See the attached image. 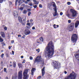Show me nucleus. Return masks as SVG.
I'll list each match as a JSON object with an SVG mask.
<instances>
[{
	"label": "nucleus",
	"instance_id": "obj_43",
	"mask_svg": "<svg viewBox=\"0 0 79 79\" xmlns=\"http://www.w3.org/2000/svg\"><path fill=\"white\" fill-rule=\"evenodd\" d=\"M37 7V5H35L34 6V8H36Z\"/></svg>",
	"mask_w": 79,
	"mask_h": 79
},
{
	"label": "nucleus",
	"instance_id": "obj_1",
	"mask_svg": "<svg viewBox=\"0 0 79 79\" xmlns=\"http://www.w3.org/2000/svg\"><path fill=\"white\" fill-rule=\"evenodd\" d=\"M44 55L47 58H50L54 54V45L52 42H50L44 50Z\"/></svg>",
	"mask_w": 79,
	"mask_h": 79
},
{
	"label": "nucleus",
	"instance_id": "obj_25",
	"mask_svg": "<svg viewBox=\"0 0 79 79\" xmlns=\"http://www.w3.org/2000/svg\"><path fill=\"white\" fill-rule=\"evenodd\" d=\"M24 8L22 7H20V8H18V10H23Z\"/></svg>",
	"mask_w": 79,
	"mask_h": 79
},
{
	"label": "nucleus",
	"instance_id": "obj_21",
	"mask_svg": "<svg viewBox=\"0 0 79 79\" xmlns=\"http://www.w3.org/2000/svg\"><path fill=\"white\" fill-rule=\"evenodd\" d=\"M58 25H56L55 24H54L53 25L54 27L55 28V29H56V28H58Z\"/></svg>",
	"mask_w": 79,
	"mask_h": 79
},
{
	"label": "nucleus",
	"instance_id": "obj_2",
	"mask_svg": "<svg viewBox=\"0 0 79 79\" xmlns=\"http://www.w3.org/2000/svg\"><path fill=\"white\" fill-rule=\"evenodd\" d=\"M36 63H37L38 64L39 63H42V64H44V60L42 58V57L40 56H38L35 59L34 61V63L35 64Z\"/></svg>",
	"mask_w": 79,
	"mask_h": 79
},
{
	"label": "nucleus",
	"instance_id": "obj_13",
	"mask_svg": "<svg viewBox=\"0 0 79 79\" xmlns=\"http://www.w3.org/2000/svg\"><path fill=\"white\" fill-rule=\"evenodd\" d=\"M14 16L15 18H17L18 16V13L17 12V11H14Z\"/></svg>",
	"mask_w": 79,
	"mask_h": 79
},
{
	"label": "nucleus",
	"instance_id": "obj_30",
	"mask_svg": "<svg viewBox=\"0 0 79 79\" xmlns=\"http://www.w3.org/2000/svg\"><path fill=\"white\" fill-rule=\"evenodd\" d=\"M36 51L38 52V53H39V52H40V49H36Z\"/></svg>",
	"mask_w": 79,
	"mask_h": 79
},
{
	"label": "nucleus",
	"instance_id": "obj_57",
	"mask_svg": "<svg viewBox=\"0 0 79 79\" xmlns=\"http://www.w3.org/2000/svg\"><path fill=\"white\" fill-rule=\"evenodd\" d=\"M5 79H9L8 77H6L5 78Z\"/></svg>",
	"mask_w": 79,
	"mask_h": 79
},
{
	"label": "nucleus",
	"instance_id": "obj_18",
	"mask_svg": "<svg viewBox=\"0 0 79 79\" xmlns=\"http://www.w3.org/2000/svg\"><path fill=\"white\" fill-rule=\"evenodd\" d=\"M16 75H17V73H15V74L14 75L12 76V79H17V76H16Z\"/></svg>",
	"mask_w": 79,
	"mask_h": 79
},
{
	"label": "nucleus",
	"instance_id": "obj_10",
	"mask_svg": "<svg viewBox=\"0 0 79 79\" xmlns=\"http://www.w3.org/2000/svg\"><path fill=\"white\" fill-rule=\"evenodd\" d=\"M18 19L19 22L21 23H22V25H24V24H25V22H26V21L25 20V19H23V21H24V22H23V20H22V18H21V17H18Z\"/></svg>",
	"mask_w": 79,
	"mask_h": 79
},
{
	"label": "nucleus",
	"instance_id": "obj_24",
	"mask_svg": "<svg viewBox=\"0 0 79 79\" xmlns=\"http://www.w3.org/2000/svg\"><path fill=\"white\" fill-rule=\"evenodd\" d=\"M3 41V39L1 38V36H0V42H2Z\"/></svg>",
	"mask_w": 79,
	"mask_h": 79
},
{
	"label": "nucleus",
	"instance_id": "obj_64",
	"mask_svg": "<svg viewBox=\"0 0 79 79\" xmlns=\"http://www.w3.org/2000/svg\"><path fill=\"white\" fill-rule=\"evenodd\" d=\"M10 66L11 67V66H12V65H11V64H10Z\"/></svg>",
	"mask_w": 79,
	"mask_h": 79
},
{
	"label": "nucleus",
	"instance_id": "obj_50",
	"mask_svg": "<svg viewBox=\"0 0 79 79\" xmlns=\"http://www.w3.org/2000/svg\"><path fill=\"white\" fill-rule=\"evenodd\" d=\"M14 43V40H13L11 41V43L13 44Z\"/></svg>",
	"mask_w": 79,
	"mask_h": 79
},
{
	"label": "nucleus",
	"instance_id": "obj_59",
	"mask_svg": "<svg viewBox=\"0 0 79 79\" xmlns=\"http://www.w3.org/2000/svg\"><path fill=\"white\" fill-rule=\"evenodd\" d=\"M24 58V57L23 56H21V58Z\"/></svg>",
	"mask_w": 79,
	"mask_h": 79
},
{
	"label": "nucleus",
	"instance_id": "obj_47",
	"mask_svg": "<svg viewBox=\"0 0 79 79\" xmlns=\"http://www.w3.org/2000/svg\"><path fill=\"white\" fill-rule=\"evenodd\" d=\"M18 37H21V35H18Z\"/></svg>",
	"mask_w": 79,
	"mask_h": 79
},
{
	"label": "nucleus",
	"instance_id": "obj_23",
	"mask_svg": "<svg viewBox=\"0 0 79 79\" xmlns=\"http://www.w3.org/2000/svg\"><path fill=\"white\" fill-rule=\"evenodd\" d=\"M13 65L14 68H16V62H13Z\"/></svg>",
	"mask_w": 79,
	"mask_h": 79
},
{
	"label": "nucleus",
	"instance_id": "obj_44",
	"mask_svg": "<svg viewBox=\"0 0 79 79\" xmlns=\"http://www.w3.org/2000/svg\"><path fill=\"white\" fill-rule=\"evenodd\" d=\"M3 0H0V3H2L3 2Z\"/></svg>",
	"mask_w": 79,
	"mask_h": 79
},
{
	"label": "nucleus",
	"instance_id": "obj_63",
	"mask_svg": "<svg viewBox=\"0 0 79 79\" xmlns=\"http://www.w3.org/2000/svg\"><path fill=\"white\" fill-rule=\"evenodd\" d=\"M27 2H29L30 1V0H27Z\"/></svg>",
	"mask_w": 79,
	"mask_h": 79
},
{
	"label": "nucleus",
	"instance_id": "obj_7",
	"mask_svg": "<svg viewBox=\"0 0 79 79\" xmlns=\"http://www.w3.org/2000/svg\"><path fill=\"white\" fill-rule=\"evenodd\" d=\"M29 70V69H27L24 70V72L23 73V75L24 76L23 79H27L28 76L27 75V73H28Z\"/></svg>",
	"mask_w": 79,
	"mask_h": 79
},
{
	"label": "nucleus",
	"instance_id": "obj_32",
	"mask_svg": "<svg viewBox=\"0 0 79 79\" xmlns=\"http://www.w3.org/2000/svg\"><path fill=\"white\" fill-rule=\"evenodd\" d=\"M33 59V58L32 57L30 56V60H32Z\"/></svg>",
	"mask_w": 79,
	"mask_h": 79
},
{
	"label": "nucleus",
	"instance_id": "obj_52",
	"mask_svg": "<svg viewBox=\"0 0 79 79\" xmlns=\"http://www.w3.org/2000/svg\"><path fill=\"white\" fill-rule=\"evenodd\" d=\"M32 21H33V20H32V19H31L30 20V22L31 23H32Z\"/></svg>",
	"mask_w": 79,
	"mask_h": 79
},
{
	"label": "nucleus",
	"instance_id": "obj_36",
	"mask_svg": "<svg viewBox=\"0 0 79 79\" xmlns=\"http://www.w3.org/2000/svg\"><path fill=\"white\" fill-rule=\"evenodd\" d=\"M27 25L28 26H31V24H30V23H28L27 24Z\"/></svg>",
	"mask_w": 79,
	"mask_h": 79
},
{
	"label": "nucleus",
	"instance_id": "obj_56",
	"mask_svg": "<svg viewBox=\"0 0 79 79\" xmlns=\"http://www.w3.org/2000/svg\"><path fill=\"white\" fill-rule=\"evenodd\" d=\"M9 50H10V49H11V47L10 46L9 47Z\"/></svg>",
	"mask_w": 79,
	"mask_h": 79
},
{
	"label": "nucleus",
	"instance_id": "obj_54",
	"mask_svg": "<svg viewBox=\"0 0 79 79\" xmlns=\"http://www.w3.org/2000/svg\"><path fill=\"white\" fill-rule=\"evenodd\" d=\"M70 16V14H68V15H67V16L68 17H69V16Z\"/></svg>",
	"mask_w": 79,
	"mask_h": 79
},
{
	"label": "nucleus",
	"instance_id": "obj_61",
	"mask_svg": "<svg viewBox=\"0 0 79 79\" xmlns=\"http://www.w3.org/2000/svg\"><path fill=\"white\" fill-rule=\"evenodd\" d=\"M22 63H25V61H23L22 62Z\"/></svg>",
	"mask_w": 79,
	"mask_h": 79
},
{
	"label": "nucleus",
	"instance_id": "obj_20",
	"mask_svg": "<svg viewBox=\"0 0 79 79\" xmlns=\"http://www.w3.org/2000/svg\"><path fill=\"white\" fill-rule=\"evenodd\" d=\"M18 65L19 68H22L23 67V65L21 63H19L18 64Z\"/></svg>",
	"mask_w": 79,
	"mask_h": 79
},
{
	"label": "nucleus",
	"instance_id": "obj_19",
	"mask_svg": "<svg viewBox=\"0 0 79 79\" xmlns=\"http://www.w3.org/2000/svg\"><path fill=\"white\" fill-rule=\"evenodd\" d=\"M35 71V69L34 68H33L31 70V75H34V71Z\"/></svg>",
	"mask_w": 79,
	"mask_h": 79
},
{
	"label": "nucleus",
	"instance_id": "obj_6",
	"mask_svg": "<svg viewBox=\"0 0 79 79\" xmlns=\"http://www.w3.org/2000/svg\"><path fill=\"white\" fill-rule=\"evenodd\" d=\"M77 36L76 34H73L71 37V40L73 43L76 42L77 41Z\"/></svg>",
	"mask_w": 79,
	"mask_h": 79
},
{
	"label": "nucleus",
	"instance_id": "obj_46",
	"mask_svg": "<svg viewBox=\"0 0 79 79\" xmlns=\"http://www.w3.org/2000/svg\"><path fill=\"white\" fill-rule=\"evenodd\" d=\"M1 44H2V45H5V44L3 43H2Z\"/></svg>",
	"mask_w": 79,
	"mask_h": 79
},
{
	"label": "nucleus",
	"instance_id": "obj_35",
	"mask_svg": "<svg viewBox=\"0 0 79 79\" xmlns=\"http://www.w3.org/2000/svg\"><path fill=\"white\" fill-rule=\"evenodd\" d=\"M9 4L10 5H13V4H12V2H9Z\"/></svg>",
	"mask_w": 79,
	"mask_h": 79
},
{
	"label": "nucleus",
	"instance_id": "obj_38",
	"mask_svg": "<svg viewBox=\"0 0 79 79\" xmlns=\"http://www.w3.org/2000/svg\"><path fill=\"white\" fill-rule=\"evenodd\" d=\"M63 12H60V15H61V16H62V15H63Z\"/></svg>",
	"mask_w": 79,
	"mask_h": 79
},
{
	"label": "nucleus",
	"instance_id": "obj_16",
	"mask_svg": "<svg viewBox=\"0 0 79 79\" xmlns=\"http://www.w3.org/2000/svg\"><path fill=\"white\" fill-rule=\"evenodd\" d=\"M0 34L1 35V36L3 38H5V33L1 31L0 32Z\"/></svg>",
	"mask_w": 79,
	"mask_h": 79
},
{
	"label": "nucleus",
	"instance_id": "obj_42",
	"mask_svg": "<svg viewBox=\"0 0 79 79\" xmlns=\"http://www.w3.org/2000/svg\"><path fill=\"white\" fill-rule=\"evenodd\" d=\"M24 6H25V4H22V5H21V6L22 7H24Z\"/></svg>",
	"mask_w": 79,
	"mask_h": 79
},
{
	"label": "nucleus",
	"instance_id": "obj_14",
	"mask_svg": "<svg viewBox=\"0 0 79 79\" xmlns=\"http://www.w3.org/2000/svg\"><path fill=\"white\" fill-rule=\"evenodd\" d=\"M31 31H30L29 30H27L25 31L24 32V34H25L26 35H28L30 34V32Z\"/></svg>",
	"mask_w": 79,
	"mask_h": 79
},
{
	"label": "nucleus",
	"instance_id": "obj_17",
	"mask_svg": "<svg viewBox=\"0 0 79 79\" xmlns=\"http://www.w3.org/2000/svg\"><path fill=\"white\" fill-rule=\"evenodd\" d=\"M42 76H44L45 74V67L42 69Z\"/></svg>",
	"mask_w": 79,
	"mask_h": 79
},
{
	"label": "nucleus",
	"instance_id": "obj_3",
	"mask_svg": "<svg viewBox=\"0 0 79 79\" xmlns=\"http://www.w3.org/2000/svg\"><path fill=\"white\" fill-rule=\"evenodd\" d=\"M52 5L53 7L55 8H54V11H55V13L53 14L54 16H57L58 15V14H57V11L56 10V4L54 2H52L51 3H49L48 4V6L49 7V8H50V6Z\"/></svg>",
	"mask_w": 79,
	"mask_h": 79
},
{
	"label": "nucleus",
	"instance_id": "obj_55",
	"mask_svg": "<svg viewBox=\"0 0 79 79\" xmlns=\"http://www.w3.org/2000/svg\"><path fill=\"white\" fill-rule=\"evenodd\" d=\"M64 74H67V72L65 71L64 72Z\"/></svg>",
	"mask_w": 79,
	"mask_h": 79
},
{
	"label": "nucleus",
	"instance_id": "obj_4",
	"mask_svg": "<svg viewBox=\"0 0 79 79\" xmlns=\"http://www.w3.org/2000/svg\"><path fill=\"white\" fill-rule=\"evenodd\" d=\"M76 74L73 72H72L70 75L66 77L65 79H76Z\"/></svg>",
	"mask_w": 79,
	"mask_h": 79
},
{
	"label": "nucleus",
	"instance_id": "obj_15",
	"mask_svg": "<svg viewBox=\"0 0 79 79\" xmlns=\"http://www.w3.org/2000/svg\"><path fill=\"white\" fill-rule=\"evenodd\" d=\"M79 25V21H77L75 23V28H77V27H78V26Z\"/></svg>",
	"mask_w": 79,
	"mask_h": 79
},
{
	"label": "nucleus",
	"instance_id": "obj_29",
	"mask_svg": "<svg viewBox=\"0 0 79 79\" xmlns=\"http://www.w3.org/2000/svg\"><path fill=\"white\" fill-rule=\"evenodd\" d=\"M71 2H67V5H71Z\"/></svg>",
	"mask_w": 79,
	"mask_h": 79
},
{
	"label": "nucleus",
	"instance_id": "obj_60",
	"mask_svg": "<svg viewBox=\"0 0 79 79\" xmlns=\"http://www.w3.org/2000/svg\"><path fill=\"white\" fill-rule=\"evenodd\" d=\"M28 10L29 11H31V9H28Z\"/></svg>",
	"mask_w": 79,
	"mask_h": 79
},
{
	"label": "nucleus",
	"instance_id": "obj_28",
	"mask_svg": "<svg viewBox=\"0 0 79 79\" xmlns=\"http://www.w3.org/2000/svg\"><path fill=\"white\" fill-rule=\"evenodd\" d=\"M39 2L38 1H36L35 2V4H36V5H38L39 4Z\"/></svg>",
	"mask_w": 79,
	"mask_h": 79
},
{
	"label": "nucleus",
	"instance_id": "obj_26",
	"mask_svg": "<svg viewBox=\"0 0 79 79\" xmlns=\"http://www.w3.org/2000/svg\"><path fill=\"white\" fill-rule=\"evenodd\" d=\"M37 42L38 43V44H41V41L40 40H37Z\"/></svg>",
	"mask_w": 79,
	"mask_h": 79
},
{
	"label": "nucleus",
	"instance_id": "obj_39",
	"mask_svg": "<svg viewBox=\"0 0 79 79\" xmlns=\"http://www.w3.org/2000/svg\"><path fill=\"white\" fill-rule=\"evenodd\" d=\"M68 22L69 23H71V21L70 20H69L68 21Z\"/></svg>",
	"mask_w": 79,
	"mask_h": 79
},
{
	"label": "nucleus",
	"instance_id": "obj_45",
	"mask_svg": "<svg viewBox=\"0 0 79 79\" xmlns=\"http://www.w3.org/2000/svg\"><path fill=\"white\" fill-rule=\"evenodd\" d=\"M4 30H5L6 31V30H7V27H5L4 28Z\"/></svg>",
	"mask_w": 79,
	"mask_h": 79
},
{
	"label": "nucleus",
	"instance_id": "obj_41",
	"mask_svg": "<svg viewBox=\"0 0 79 79\" xmlns=\"http://www.w3.org/2000/svg\"><path fill=\"white\" fill-rule=\"evenodd\" d=\"M29 5H30V6H32V3H29Z\"/></svg>",
	"mask_w": 79,
	"mask_h": 79
},
{
	"label": "nucleus",
	"instance_id": "obj_8",
	"mask_svg": "<svg viewBox=\"0 0 79 79\" xmlns=\"http://www.w3.org/2000/svg\"><path fill=\"white\" fill-rule=\"evenodd\" d=\"M70 11L72 13V17L73 18H74L76 17V15H77V12L73 9H71L70 10Z\"/></svg>",
	"mask_w": 79,
	"mask_h": 79
},
{
	"label": "nucleus",
	"instance_id": "obj_22",
	"mask_svg": "<svg viewBox=\"0 0 79 79\" xmlns=\"http://www.w3.org/2000/svg\"><path fill=\"white\" fill-rule=\"evenodd\" d=\"M40 40L41 42H44V39L42 37H41L40 39Z\"/></svg>",
	"mask_w": 79,
	"mask_h": 79
},
{
	"label": "nucleus",
	"instance_id": "obj_51",
	"mask_svg": "<svg viewBox=\"0 0 79 79\" xmlns=\"http://www.w3.org/2000/svg\"><path fill=\"white\" fill-rule=\"evenodd\" d=\"M12 55H14V51H12Z\"/></svg>",
	"mask_w": 79,
	"mask_h": 79
},
{
	"label": "nucleus",
	"instance_id": "obj_37",
	"mask_svg": "<svg viewBox=\"0 0 79 79\" xmlns=\"http://www.w3.org/2000/svg\"><path fill=\"white\" fill-rule=\"evenodd\" d=\"M39 6L40 8H42V6L41 4H40Z\"/></svg>",
	"mask_w": 79,
	"mask_h": 79
},
{
	"label": "nucleus",
	"instance_id": "obj_48",
	"mask_svg": "<svg viewBox=\"0 0 79 79\" xmlns=\"http://www.w3.org/2000/svg\"><path fill=\"white\" fill-rule=\"evenodd\" d=\"M32 29L33 30H35V27H33L32 28Z\"/></svg>",
	"mask_w": 79,
	"mask_h": 79
},
{
	"label": "nucleus",
	"instance_id": "obj_58",
	"mask_svg": "<svg viewBox=\"0 0 79 79\" xmlns=\"http://www.w3.org/2000/svg\"><path fill=\"white\" fill-rule=\"evenodd\" d=\"M36 0H33V2H35V3L36 2Z\"/></svg>",
	"mask_w": 79,
	"mask_h": 79
},
{
	"label": "nucleus",
	"instance_id": "obj_53",
	"mask_svg": "<svg viewBox=\"0 0 79 79\" xmlns=\"http://www.w3.org/2000/svg\"><path fill=\"white\" fill-rule=\"evenodd\" d=\"M24 2L25 3H26L27 4V1H24Z\"/></svg>",
	"mask_w": 79,
	"mask_h": 79
},
{
	"label": "nucleus",
	"instance_id": "obj_31",
	"mask_svg": "<svg viewBox=\"0 0 79 79\" xmlns=\"http://www.w3.org/2000/svg\"><path fill=\"white\" fill-rule=\"evenodd\" d=\"M3 56H4V54H2L1 55V58H3Z\"/></svg>",
	"mask_w": 79,
	"mask_h": 79
},
{
	"label": "nucleus",
	"instance_id": "obj_62",
	"mask_svg": "<svg viewBox=\"0 0 79 79\" xmlns=\"http://www.w3.org/2000/svg\"><path fill=\"white\" fill-rule=\"evenodd\" d=\"M29 21L27 20V23H29Z\"/></svg>",
	"mask_w": 79,
	"mask_h": 79
},
{
	"label": "nucleus",
	"instance_id": "obj_5",
	"mask_svg": "<svg viewBox=\"0 0 79 79\" xmlns=\"http://www.w3.org/2000/svg\"><path fill=\"white\" fill-rule=\"evenodd\" d=\"M52 64L54 65V67L55 69H59L61 67L60 63L57 61H54L52 62Z\"/></svg>",
	"mask_w": 79,
	"mask_h": 79
},
{
	"label": "nucleus",
	"instance_id": "obj_49",
	"mask_svg": "<svg viewBox=\"0 0 79 79\" xmlns=\"http://www.w3.org/2000/svg\"><path fill=\"white\" fill-rule=\"evenodd\" d=\"M41 78V76H40L38 77L37 79H40Z\"/></svg>",
	"mask_w": 79,
	"mask_h": 79
},
{
	"label": "nucleus",
	"instance_id": "obj_11",
	"mask_svg": "<svg viewBox=\"0 0 79 79\" xmlns=\"http://www.w3.org/2000/svg\"><path fill=\"white\" fill-rule=\"evenodd\" d=\"M22 71L21 70L19 72L18 79H22Z\"/></svg>",
	"mask_w": 79,
	"mask_h": 79
},
{
	"label": "nucleus",
	"instance_id": "obj_27",
	"mask_svg": "<svg viewBox=\"0 0 79 79\" xmlns=\"http://www.w3.org/2000/svg\"><path fill=\"white\" fill-rule=\"evenodd\" d=\"M26 13H27V10H25L23 11V14H26Z\"/></svg>",
	"mask_w": 79,
	"mask_h": 79
},
{
	"label": "nucleus",
	"instance_id": "obj_33",
	"mask_svg": "<svg viewBox=\"0 0 79 79\" xmlns=\"http://www.w3.org/2000/svg\"><path fill=\"white\" fill-rule=\"evenodd\" d=\"M6 56L7 57H10V55H9L8 54H6Z\"/></svg>",
	"mask_w": 79,
	"mask_h": 79
},
{
	"label": "nucleus",
	"instance_id": "obj_34",
	"mask_svg": "<svg viewBox=\"0 0 79 79\" xmlns=\"http://www.w3.org/2000/svg\"><path fill=\"white\" fill-rule=\"evenodd\" d=\"M31 15V12H29L28 13V16H30V15Z\"/></svg>",
	"mask_w": 79,
	"mask_h": 79
},
{
	"label": "nucleus",
	"instance_id": "obj_40",
	"mask_svg": "<svg viewBox=\"0 0 79 79\" xmlns=\"http://www.w3.org/2000/svg\"><path fill=\"white\" fill-rule=\"evenodd\" d=\"M4 72H6V69L5 68L4 69Z\"/></svg>",
	"mask_w": 79,
	"mask_h": 79
},
{
	"label": "nucleus",
	"instance_id": "obj_9",
	"mask_svg": "<svg viewBox=\"0 0 79 79\" xmlns=\"http://www.w3.org/2000/svg\"><path fill=\"white\" fill-rule=\"evenodd\" d=\"M74 23H71L68 27V29L70 31H73L74 29Z\"/></svg>",
	"mask_w": 79,
	"mask_h": 79
},
{
	"label": "nucleus",
	"instance_id": "obj_12",
	"mask_svg": "<svg viewBox=\"0 0 79 79\" xmlns=\"http://www.w3.org/2000/svg\"><path fill=\"white\" fill-rule=\"evenodd\" d=\"M21 0H16L15 2L16 6L17 5V2H18V5H21Z\"/></svg>",
	"mask_w": 79,
	"mask_h": 79
}]
</instances>
